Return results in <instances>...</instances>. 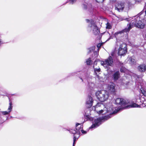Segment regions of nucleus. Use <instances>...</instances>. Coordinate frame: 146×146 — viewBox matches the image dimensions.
I'll list each match as a JSON object with an SVG mask.
<instances>
[{"mask_svg":"<svg viewBox=\"0 0 146 146\" xmlns=\"http://www.w3.org/2000/svg\"><path fill=\"white\" fill-rule=\"evenodd\" d=\"M96 95L97 99L101 102L107 100L109 96L108 92L105 90L98 91L96 93Z\"/></svg>","mask_w":146,"mask_h":146,"instance_id":"4","label":"nucleus"},{"mask_svg":"<svg viewBox=\"0 0 146 146\" xmlns=\"http://www.w3.org/2000/svg\"><path fill=\"white\" fill-rule=\"evenodd\" d=\"M102 45V44L101 43H100L98 44L97 46V48H98V50L99 49V48L101 47Z\"/></svg>","mask_w":146,"mask_h":146,"instance_id":"26","label":"nucleus"},{"mask_svg":"<svg viewBox=\"0 0 146 146\" xmlns=\"http://www.w3.org/2000/svg\"><path fill=\"white\" fill-rule=\"evenodd\" d=\"M89 115H86V116H85V117L86 118H89Z\"/></svg>","mask_w":146,"mask_h":146,"instance_id":"34","label":"nucleus"},{"mask_svg":"<svg viewBox=\"0 0 146 146\" xmlns=\"http://www.w3.org/2000/svg\"><path fill=\"white\" fill-rule=\"evenodd\" d=\"M95 46H92L88 49L89 53L91 52L95 49Z\"/></svg>","mask_w":146,"mask_h":146,"instance_id":"22","label":"nucleus"},{"mask_svg":"<svg viewBox=\"0 0 146 146\" xmlns=\"http://www.w3.org/2000/svg\"><path fill=\"white\" fill-rule=\"evenodd\" d=\"M12 103L11 102H10L7 111H1V113L3 115H9L12 109Z\"/></svg>","mask_w":146,"mask_h":146,"instance_id":"14","label":"nucleus"},{"mask_svg":"<svg viewBox=\"0 0 146 146\" xmlns=\"http://www.w3.org/2000/svg\"><path fill=\"white\" fill-rule=\"evenodd\" d=\"M86 64L88 65H90V63L92 62V60H91V58H88L86 61Z\"/></svg>","mask_w":146,"mask_h":146,"instance_id":"20","label":"nucleus"},{"mask_svg":"<svg viewBox=\"0 0 146 146\" xmlns=\"http://www.w3.org/2000/svg\"><path fill=\"white\" fill-rule=\"evenodd\" d=\"M140 106L138 104L135 103H133L129 105H127L126 106L127 108H139Z\"/></svg>","mask_w":146,"mask_h":146,"instance_id":"18","label":"nucleus"},{"mask_svg":"<svg viewBox=\"0 0 146 146\" xmlns=\"http://www.w3.org/2000/svg\"><path fill=\"white\" fill-rule=\"evenodd\" d=\"M71 2L72 4H73L74 2L76 1V0H69Z\"/></svg>","mask_w":146,"mask_h":146,"instance_id":"28","label":"nucleus"},{"mask_svg":"<svg viewBox=\"0 0 146 146\" xmlns=\"http://www.w3.org/2000/svg\"><path fill=\"white\" fill-rule=\"evenodd\" d=\"M80 79L82 80V81H83V80L82 78H80Z\"/></svg>","mask_w":146,"mask_h":146,"instance_id":"37","label":"nucleus"},{"mask_svg":"<svg viewBox=\"0 0 146 146\" xmlns=\"http://www.w3.org/2000/svg\"><path fill=\"white\" fill-rule=\"evenodd\" d=\"M144 84H146L145 82H143V81H141V82L140 81V82H139L138 88L139 89H140L141 93L145 96H146V92L143 89Z\"/></svg>","mask_w":146,"mask_h":146,"instance_id":"12","label":"nucleus"},{"mask_svg":"<svg viewBox=\"0 0 146 146\" xmlns=\"http://www.w3.org/2000/svg\"><path fill=\"white\" fill-rule=\"evenodd\" d=\"M93 100L91 96H88L86 99V106L88 108L91 107L92 105Z\"/></svg>","mask_w":146,"mask_h":146,"instance_id":"15","label":"nucleus"},{"mask_svg":"<svg viewBox=\"0 0 146 146\" xmlns=\"http://www.w3.org/2000/svg\"><path fill=\"white\" fill-rule=\"evenodd\" d=\"M126 20L128 21H131V23L128 27L123 31V32H128L133 26L140 28L143 29L145 27L144 20L140 16H135L132 18H127Z\"/></svg>","mask_w":146,"mask_h":146,"instance_id":"1","label":"nucleus"},{"mask_svg":"<svg viewBox=\"0 0 146 146\" xmlns=\"http://www.w3.org/2000/svg\"><path fill=\"white\" fill-rule=\"evenodd\" d=\"M87 31L91 32L94 35H96L100 33V31L94 21H91L88 25L87 28Z\"/></svg>","mask_w":146,"mask_h":146,"instance_id":"6","label":"nucleus"},{"mask_svg":"<svg viewBox=\"0 0 146 146\" xmlns=\"http://www.w3.org/2000/svg\"><path fill=\"white\" fill-rule=\"evenodd\" d=\"M137 68L140 72H145L146 70V65L145 64H141Z\"/></svg>","mask_w":146,"mask_h":146,"instance_id":"16","label":"nucleus"},{"mask_svg":"<svg viewBox=\"0 0 146 146\" xmlns=\"http://www.w3.org/2000/svg\"><path fill=\"white\" fill-rule=\"evenodd\" d=\"M82 123H77L76 124V128L74 129H71L68 130L70 133L74 134L73 146H74L76 141L80 137V131L82 133L84 134H85L87 133L86 131L82 129V127L80 125Z\"/></svg>","mask_w":146,"mask_h":146,"instance_id":"3","label":"nucleus"},{"mask_svg":"<svg viewBox=\"0 0 146 146\" xmlns=\"http://www.w3.org/2000/svg\"><path fill=\"white\" fill-rule=\"evenodd\" d=\"M98 52H95L94 56L96 58L98 56Z\"/></svg>","mask_w":146,"mask_h":146,"instance_id":"30","label":"nucleus"},{"mask_svg":"<svg viewBox=\"0 0 146 146\" xmlns=\"http://www.w3.org/2000/svg\"><path fill=\"white\" fill-rule=\"evenodd\" d=\"M125 7V3L123 1H118L116 4L115 9L119 12L122 11Z\"/></svg>","mask_w":146,"mask_h":146,"instance_id":"10","label":"nucleus"},{"mask_svg":"<svg viewBox=\"0 0 146 146\" xmlns=\"http://www.w3.org/2000/svg\"><path fill=\"white\" fill-rule=\"evenodd\" d=\"M104 106L103 104L101 103H98L95 106L93 107L92 109L99 114H100L104 112V113H109V114L108 115H110L111 117L112 114L116 113L119 111V110L118 109H115L113 111V106L111 104L106 106L104 108V110H103L102 108L104 107Z\"/></svg>","mask_w":146,"mask_h":146,"instance_id":"2","label":"nucleus"},{"mask_svg":"<svg viewBox=\"0 0 146 146\" xmlns=\"http://www.w3.org/2000/svg\"><path fill=\"white\" fill-rule=\"evenodd\" d=\"M113 61L111 57L109 56V58L104 61H102L101 64L105 68H107L108 66H112L113 65Z\"/></svg>","mask_w":146,"mask_h":146,"instance_id":"7","label":"nucleus"},{"mask_svg":"<svg viewBox=\"0 0 146 146\" xmlns=\"http://www.w3.org/2000/svg\"><path fill=\"white\" fill-rule=\"evenodd\" d=\"M97 2H103L104 0H96Z\"/></svg>","mask_w":146,"mask_h":146,"instance_id":"31","label":"nucleus"},{"mask_svg":"<svg viewBox=\"0 0 146 146\" xmlns=\"http://www.w3.org/2000/svg\"><path fill=\"white\" fill-rule=\"evenodd\" d=\"M98 61L97 60H96L94 62V66H93V68H96L95 67V66L97 65V62Z\"/></svg>","mask_w":146,"mask_h":146,"instance_id":"27","label":"nucleus"},{"mask_svg":"<svg viewBox=\"0 0 146 146\" xmlns=\"http://www.w3.org/2000/svg\"><path fill=\"white\" fill-rule=\"evenodd\" d=\"M115 102L117 104H119L123 106L128 104V103L126 100L120 98H118L116 99Z\"/></svg>","mask_w":146,"mask_h":146,"instance_id":"13","label":"nucleus"},{"mask_svg":"<svg viewBox=\"0 0 146 146\" xmlns=\"http://www.w3.org/2000/svg\"><path fill=\"white\" fill-rule=\"evenodd\" d=\"M119 71H117L115 72L113 75V80L116 81L119 78Z\"/></svg>","mask_w":146,"mask_h":146,"instance_id":"17","label":"nucleus"},{"mask_svg":"<svg viewBox=\"0 0 146 146\" xmlns=\"http://www.w3.org/2000/svg\"><path fill=\"white\" fill-rule=\"evenodd\" d=\"M87 4H83L82 5V7L83 9L86 10L87 8Z\"/></svg>","mask_w":146,"mask_h":146,"instance_id":"24","label":"nucleus"},{"mask_svg":"<svg viewBox=\"0 0 146 146\" xmlns=\"http://www.w3.org/2000/svg\"><path fill=\"white\" fill-rule=\"evenodd\" d=\"M126 69L125 68L122 67L120 69V71L121 72H125Z\"/></svg>","mask_w":146,"mask_h":146,"instance_id":"25","label":"nucleus"},{"mask_svg":"<svg viewBox=\"0 0 146 146\" xmlns=\"http://www.w3.org/2000/svg\"><path fill=\"white\" fill-rule=\"evenodd\" d=\"M121 33V32H117V33H115L114 35H115V37H116V36L119 34H120Z\"/></svg>","mask_w":146,"mask_h":146,"instance_id":"29","label":"nucleus"},{"mask_svg":"<svg viewBox=\"0 0 146 146\" xmlns=\"http://www.w3.org/2000/svg\"><path fill=\"white\" fill-rule=\"evenodd\" d=\"M127 52L126 45L124 43L121 44L119 48L118 54L120 56L124 55Z\"/></svg>","mask_w":146,"mask_h":146,"instance_id":"8","label":"nucleus"},{"mask_svg":"<svg viewBox=\"0 0 146 146\" xmlns=\"http://www.w3.org/2000/svg\"><path fill=\"white\" fill-rule=\"evenodd\" d=\"M106 28L108 29H111V26L110 23H108L106 24Z\"/></svg>","mask_w":146,"mask_h":146,"instance_id":"21","label":"nucleus"},{"mask_svg":"<svg viewBox=\"0 0 146 146\" xmlns=\"http://www.w3.org/2000/svg\"><path fill=\"white\" fill-rule=\"evenodd\" d=\"M94 74L96 76V80H98L99 82L103 81V77L100 76V69L99 67L94 68Z\"/></svg>","mask_w":146,"mask_h":146,"instance_id":"9","label":"nucleus"},{"mask_svg":"<svg viewBox=\"0 0 146 146\" xmlns=\"http://www.w3.org/2000/svg\"><path fill=\"white\" fill-rule=\"evenodd\" d=\"M3 43L2 40L0 38V45Z\"/></svg>","mask_w":146,"mask_h":146,"instance_id":"32","label":"nucleus"},{"mask_svg":"<svg viewBox=\"0 0 146 146\" xmlns=\"http://www.w3.org/2000/svg\"><path fill=\"white\" fill-rule=\"evenodd\" d=\"M86 21L88 23L89 22H90V20L88 19H86Z\"/></svg>","mask_w":146,"mask_h":146,"instance_id":"35","label":"nucleus"},{"mask_svg":"<svg viewBox=\"0 0 146 146\" xmlns=\"http://www.w3.org/2000/svg\"><path fill=\"white\" fill-rule=\"evenodd\" d=\"M129 62H130L131 64H134L135 63L136 61L134 57L132 56L130 57Z\"/></svg>","mask_w":146,"mask_h":146,"instance_id":"19","label":"nucleus"},{"mask_svg":"<svg viewBox=\"0 0 146 146\" xmlns=\"http://www.w3.org/2000/svg\"><path fill=\"white\" fill-rule=\"evenodd\" d=\"M111 55H112V56H113V54L112 53L111 54Z\"/></svg>","mask_w":146,"mask_h":146,"instance_id":"39","label":"nucleus"},{"mask_svg":"<svg viewBox=\"0 0 146 146\" xmlns=\"http://www.w3.org/2000/svg\"><path fill=\"white\" fill-rule=\"evenodd\" d=\"M115 84L113 83H110L108 85L107 89L110 93H113L115 91Z\"/></svg>","mask_w":146,"mask_h":146,"instance_id":"11","label":"nucleus"},{"mask_svg":"<svg viewBox=\"0 0 146 146\" xmlns=\"http://www.w3.org/2000/svg\"><path fill=\"white\" fill-rule=\"evenodd\" d=\"M137 80H141V78H139L138 76H137Z\"/></svg>","mask_w":146,"mask_h":146,"instance_id":"33","label":"nucleus"},{"mask_svg":"<svg viewBox=\"0 0 146 146\" xmlns=\"http://www.w3.org/2000/svg\"><path fill=\"white\" fill-rule=\"evenodd\" d=\"M94 86V84L93 83H88V86L90 88H92Z\"/></svg>","mask_w":146,"mask_h":146,"instance_id":"23","label":"nucleus"},{"mask_svg":"<svg viewBox=\"0 0 146 146\" xmlns=\"http://www.w3.org/2000/svg\"><path fill=\"white\" fill-rule=\"evenodd\" d=\"M110 0V1H112V2H113V1H115L116 0Z\"/></svg>","mask_w":146,"mask_h":146,"instance_id":"36","label":"nucleus"},{"mask_svg":"<svg viewBox=\"0 0 146 146\" xmlns=\"http://www.w3.org/2000/svg\"><path fill=\"white\" fill-rule=\"evenodd\" d=\"M141 16V15H140V16H139V17H140V16L141 17V18H142V16ZM142 18L143 19V18Z\"/></svg>","mask_w":146,"mask_h":146,"instance_id":"38","label":"nucleus"},{"mask_svg":"<svg viewBox=\"0 0 146 146\" xmlns=\"http://www.w3.org/2000/svg\"><path fill=\"white\" fill-rule=\"evenodd\" d=\"M111 117L110 115H107L101 118H97L94 119L93 121L92 125L90 129L95 128L99 126L102 122L107 120Z\"/></svg>","mask_w":146,"mask_h":146,"instance_id":"5","label":"nucleus"}]
</instances>
